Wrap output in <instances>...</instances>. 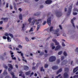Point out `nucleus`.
Here are the masks:
<instances>
[{
	"label": "nucleus",
	"instance_id": "7",
	"mask_svg": "<svg viewBox=\"0 0 78 78\" xmlns=\"http://www.w3.org/2000/svg\"><path fill=\"white\" fill-rule=\"evenodd\" d=\"M76 19V18L74 17L73 19H72L71 20V23H72L73 26L74 27V28H75V25L74 24V23H73V20H75Z\"/></svg>",
	"mask_w": 78,
	"mask_h": 78
},
{
	"label": "nucleus",
	"instance_id": "30",
	"mask_svg": "<svg viewBox=\"0 0 78 78\" xmlns=\"http://www.w3.org/2000/svg\"><path fill=\"white\" fill-rule=\"evenodd\" d=\"M39 28H40V25H38L37 28V31H38Z\"/></svg>",
	"mask_w": 78,
	"mask_h": 78
},
{
	"label": "nucleus",
	"instance_id": "42",
	"mask_svg": "<svg viewBox=\"0 0 78 78\" xmlns=\"http://www.w3.org/2000/svg\"><path fill=\"white\" fill-rule=\"evenodd\" d=\"M62 46H63V47H65L66 46V45H65V44H64V43L63 42H62Z\"/></svg>",
	"mask_w": 78,
	"mask_h": 78
},
{
	"label": "nucleus",
	"instance_id": "58",
	"mask_svg": "<svg viewBox=\"0 0 78 78\" xmlns=\"http://www.w3.org/2000/svg\"><path fill=\"white\" fill-rule=\"evenodd\" d=\"M45 23H46V21H44V23H43V25H45Z\"/></svg>",
	"mask_w": 78,
	"mask_h": 78
},
{
	"label": "nucleus",
	"instance_id": "31",
	"mask_svg": "<svg viewBox=\"0 0 78 78\" xmlns=\"http://www.w3.org/2000/svg\"><path fill=\"white\" fill-rule=\"evenodd\" d=\"M67 62H68L66 60H65L63 61V62H62V63H64V64H66Z\"/></svg>",
	"mask_w": 78,
	"mask_h": 78
},
{
	"label": "nucleus",
	"instance_id": "48",
	"mask_svg": "<svg viewBox=\"0 0 78 78\" xmlns=\"http://www.w3.org/2000/svg\"><path fill=\"white\" fill-rule=\"evenodd\" d=\"M8 5H9L8 3H6V8H8V6H9Z\"/></svg>",
	"mask_w": 78,
	"mask_h": 78
},
{
	"label": "nucleus",
	"instance_id": "16",
	"mask_svg": "<svg viewBox=\"0 0 78 78\" xmlns=\"http://www.w3.org/2000/svg\"><path fill=\"white\" fill-rule=\"evenodd\" d=\"M60 48H61V46H58L56 47L55 49V51L58 50H59V49H60Z\"/></svg>",
	"mask_w": 78,
	"mask_h": 78
},
{
	"label": "nucleus",
	"instance_id": "52",
	"mask_svg": "<svg viewBox=\"0 0 78 78\" xmlns=\"http://www.w3.org/2000/svg\"><path fill=\"white\" fill-rule=\"evenodd\" d=\"M14 9H15V10H17V7H16V6H14Z\"/></svg>",
	"mask_w": 78,
	"mask_h": 78
},
{
	"label": "nucleus",
	"instance_id": "55",
	"mask_svg": "<svg viewBox=\"0 0 78 78\" xmlns=\"http://www.w3.org/2000/svg\"><path fill=\"white\" fill-rule=\"evenodd\" d=\"M55 45H59V43L57 42V41L55 42Z\"/></svg>",
	"mask_w": 78,
	"mask_h": 78
},
{
	"label": "nucleus",
	"instance_id": "20",
	"mask_svg": "<svg viewBox=\"0 0 78 78\" xmlns=\"http://www.w3.org/2000/svg\"><path fill=\"white\" fill-rule=\"evenodd\" d=\"M62 71V69H60L57 72V74H59V72H61Z\"/></svg>",
	"mask_w": 78,
	"mask_h": 78
},
{
	"label": "nucleus",
	"instance_id": "21",
	"mask_svg": "<svg viewBox=\"0 0 78 78\" xmlns=\"http://www.w3.org/2000/svg\"><path fill=\"white\" fill-rule=\"evenodd\" d=\"M19 17L20 20H22V14H20V15Z\"/></svg>",
	"mask_w": 78,
	"mask_h": 78
},
{
	"label": "nucleus",
	"instance_id": "56",
	"mask_svg": "<svg viewBox=\"0 0 78 78\" xmlns=\"http://www.w3.org/2000/svg\"><path fill=\"white\" fill-rule=\"evenodd\" d=\"M51 47H53L54 46V44L52 43L51 44Z\"/></svg>",
	"mask_w": 78,
	"mask_h": 78
},
{
	"label": "nucleus",
	"instance_id": "51",
	"mask_svg": "<svg viewBox=\"0 0 78 78\" xmlns=\"http://www.w3.org/2000/svg\"><path fill=\"white\" fill-rule=\"evenodd\" d=\"M43 7H44V5H41L40 6V8H43Z\"/></svg>",
	"mask_w": 78,
	"mask_h": 78
},
{
	"label": "nucleus",
	"instance_id": "59",
	"mask_svg": "<svg viewBox=\"0 0 78 78\" xmlns=\"http://www.w3.org/2000/svg\"><path fill=\"white\" fill-rule=\"evenodd\" d=\"M36 69V67H32V69L33 70H34V69Z\"/></svg>",
	"mask_w": 78,
	"mask_h": 78
},
{
	"label": "nucleus",
	"instance_id": "13",
	"mask_svg": "<svg viewBox=\"0 0 78 78\" xmlns=\"http://www.w3.org/2000/svg\"><path fill=\"white\" fill-rule=\"evenodd\" d=\"M1 20H3L4 22H8V19L7 18H1Z\"/></svg>",
	"mask_w": 78,
	"mask_h": 78
},
{
	"label": "nucleus",
	"instance_id": "25",
	"mask_svg": "<svg viewBox=\"0 0 78 78\" xmlns=\"http://www.w3.org/2000/svg\"><path fill=\"white\" fill-rule=\"evenodd\" d=\"M8 66H9V67L11 69H13V67H12V66L11 64H9Z\"/></svg>",
	"mask_w": 78,
	"mask_h": 78
},
{
	"label": "nucleus",
	"instance_id": "22",
	"mask_svg": "<svg viewBox=\"0 0 78 78\" xmlns=\"http://www.w3.org/2000/svg\"><path fill=\"white\" fill-rule=\"evenodd\" d=\"M40 14H41V12H38L37 13H35L34 14V16H39V15H40Z\"/></svg>",
	"mask_w": 78,
	"mask_h": 78
},
{
	"label": "nucleus",
	"instance_id": "57",
	"mask_svg": "<svg viewBox=\"0 0 78 78\" xmlns=\"http://www.w3.org/2000/svg\"><path fill=\"white\" fill-rule=\"evenodd\" d=\"M3 21H1L0 22V24H1V25L3 24Z\"/></svg>",
	"mask_w": 78,
	"mask_h": 78
},
{
	"label": "nucleus",
	"instance_id": "10",
	"mask_svg": "<svg viewBox=\"0 0 78 78\" xmlns=\"http://www.w3.org/2000/svg\"><path fill=\"white\" fill-rule=\"evenodd\" d=\"M59 29H57V30H55V33H54V34H57V36H59L60 34H57L58 33V32H59Z\"/></svg>",
	"mask_w": 78,
	"mask_h": 78
},
{
	"label": "nucleus",
	"instance_id": "64",
	"mask_svg": "<svg viewBox=\"0 0 78 78\" xmlns=\"http://www.w3.org/2000/svg\"><path fill=\"white\" fill-rule=\"evenodd\" d=\"M23 78H25V76L24 75H23L22 76Z\"/></svg>",
	"mask_w": 78,
	"mask_h": 78
},
{
	"label": "nucleus",
	"instance_id": "19",
	"mask_svg": "<svg viewBox=\"0 0 78 78\" xmlns=\"http://www.w3.org/2000/svg\"><path fill=\"white\" fill-rule=\"evenodd\" d=\"M8 70L9 72H10V74H11V73H12V72H11V71L12 70V69L10 68H9L8 69Z\"/></svg>",
	"mask_w": 78,
	"mask_h": 78
},
{
	"label": "nucleus",
	"instance_id": "2",
	"mask_svg": "<svg viewBox=\"0 0 78 78\" xmlns=\"http://www.w3.org/2000/svg\"><path fill=\"white\" fill-rule=\"evenodd\" d=\"M72 6H73V4H70L69 7V9L68 10V13H67V16H68L70 15V13H71V12L72 11Z\"/></svg>",
	"mask_w": 78,
	"mask_h": 78
},
{
	"label": "nucleus",
	"instance_id": "54",
	"mask_svg": "<svg viewBox=\"0 0 78 78\" xmlns=\"http://www.w3.org/2000/svg\"><path fill=\"white\" fill-rule=\"evenodd\" d=\"M12 59L13 60L14 59V60H16V57H12Z\"/></svg>",
	"mask_w": 78,
	"mask_h": 78
},
{
	"label": "nucleus",
	"instance_id": "40",
	"mask_svg": "<svg viewBox=\"0 0 78 78\" xmlns=\"http://www.w3.org/2000/svg\"><path fill=\"white\" fill-rule=\"evenodd\" d=\"M25 39H26V41H27V42L28 41H29V40L28 39V37H25Z\"/></svg>",
	"mask_w": 78,
	"mask_h": 78
},
{
	"label": "nucleus",
	"instance_id": "23",
	"mask_svg": "<svg viewBox=\"0 0 78 78\" xmlns=\"http://www.w3.org/2000/svg\"><path fill=\"white\" fill-rule=\"evenodd\" d=\"M40 70L41 72H44L45 71V70H44V69L43 68V67H41L40 68Z\"/></svg>",
	"mask_w": 78,
	"mask_h": 78
},
{
	"label": "nucleus",
	"instance_id": "29",
	"mask_svg": "<svg viewBox=\"0 0 78 78\" xmlns=\"http://www.w3.org/2000/svg\"><path fill=\"white\" fill-rule=\"evenodd\" d=\"M64 70L65 72H67V71H69V68H65Z\"/></svg>",
	"mask_w": 78,
	"mask_h": 78
},
{
	"label": "nucleus",
	"instance_id": "63",
	"mask_svg": "<svg viewBox=\"0 0 78 78\" xmlns=\"http://www.w3.org/2000/svg\"><path fill=\"white\" fill-rule=\"evenodd\" d=\"M73 78H76V75H75L73 77Z\"/></svg>",
	"mask_w": 78,
	"mask_h": 78
},
{
	"label": "nucleus",
	"instance_id": "61",
	"mask_svg": "<svg viewBox=\"0 0 78 78\" xmlns=\"http://www.w3.org/2000/svg\"><path fill=\"white\" fill-rule=\"evenodd\" d=\"M5 69H8V66H5Z\"/></svg>",
	"mask_w": 78,
	"mask_h": 78
},
{
	"label": "nucleus",
	"instance_id": "27",
	"mask_svg": "<svg viewBox=\"0 0 78 78\" xmlns=\"http://www.w3.org/2000/svg\"><path fill=\"white\" fill-rule=\"evenodd\" d=\"M3 74L4 75H8V73H7V72L6 70H5L4 71V72Z\"/></svg>",
	"mask_w": 78,
	"mask_h": 78
},
{
	"label": "nucleus",
	"instance_id": "3",
	"mask_svg": "<svg viewBox=\"0 0 78 78\" xmlns=\"http://www.w3.org/2000/svg\"><path fill=\"white\" fill-rule=\"evenodd\" d=\"M55 60H56V57L52 56L50 57L49 61L50 62H53V61H55Z\"/></svg>",
	"mask_w": 78,
	"mask_h": 78
},
{
	"label": "nucleus",
	"instance_id": "35",
	"mask_svg": "<svg viewBox=\"0 0 78 78\" xmlns=\"http://www.w3.org/2000/svg\"><path fill=\"white\" fill-rule=\"evenodd\" d=\"M33 28L32 27L29 30V32L33 31Z\"/></svg>",
	"mask_w": 78,
	"mask_h": 78
},
{
	"label": "nucleus",
	"instance_id": "46",
	"mask_svg": "<svg viewBox=\"0 0 78 78\" xmlns=\"http://www.w3.org/2000/svg\"><path fill=\"white\" fill-rule=\"evenodd\" d=\"M40 55H44V52H41L40 54Z\"/></svg>",
	"mask_w": 78,
	"mask_h": 78
},
{
	"label": "nucleus",
	"instance_id": "26",
	"mask_svg": "<svg viewBox=\"0 0 78 78\" xmlns=\"http://www.w3.org/2000/svg\"><path fill=\"white\" fill-rule=\"evenodd\" d=\"M63 55L64 56H67V54L66 52L64 51L63 53Z\"/></svg>",
	"mask_w": 78,
	"mask_h": 78
},
{
	"label": "nucleus",
	"instance_id": "4",
	"mask_svg": "<svg viewBox=\"0 0 78 78\" xmlns=\"http://www.w3.org/2000/svg\"><path fill=\"white\" fill-rule=\"evenodd\" d=\"M56 16L57 17H60L61 16H62V12H56Z\"/></svg>",
	"mask_w": 78,
	"mask_h": 78
},
{
	"label": "nucleus",
	"instance_id": "24",
	"mask_svg": "<svg viewBox=\"0 0 78 78\" xmlns=\"http://www.w3.org/2000/svg\"><path fill=\"white\" fill-rule=\"evenodd\" d=\"M31 20H32V19H31V18H30L28 19V22H29V23H31Z\"/></svg>",
	"mask_w": 78,
	"mask_h": 78
},
{
	"label": "nucleus",
	"instance_id": "45",
	"mask_svg": "<svg viewBox=\"0 0 78 78\" xmlns=\"http://www.w3.org/2000/svg\"><path fill=\"white\" fill-rule=\"evenodd\" d=\"M77 10H78L77 9H76V8H74V9H73V11H77Z\"/></svg>",
	"mask_w": 78,
	"mask_h": 78
},
{
	"label": "nucleus",
	"instance_id": "14",
	"mask_svg": "<svg viewBox=\"0 0 78 78\" xmlns=\"http://www.w3.org/2000/svg\"><path fill=\"white\" fill-rule=\"evenodd\" d=\"M78 70V66H77L73 70V73H75L76 72H77Z\"/></svg>",
	"mask_w": 78,
	"mask_h": 78
},
{
	"label": "nucleus",
	"instance_id": "41",
	"mask_svg": "<svg viewBox=\"0 0 78 78\" xmlns=\"http://www.w3.org/2000/svg\"><path fill=\"white\" fill-rule=\"evenodd\" d=\"M64 59V56H62L61 57V60H62Z\"/></svg>",
	"mask_w": 78,
	"mask_h": 78
},
{
	"label": "nucleus",
	"instance_id": "53",
	"mask_svg": "<svg viewBox=\"0 0 78 78\" xmlns=\"http://www.w3.org/2000/svg\"><path fill=\"white\" fill-rule=\"evenodd\" d=\"M55 46H54L52 47V50L55 49Z\"/></svg>",
	"mask_w": 78,
	"mask_h": 78
},
{
	"label": "nucleus",
	"instance_id": "17",
	"mask_svg": "<svg viewBox=\"0 0 78 78\" xmlns=\"http://www.w3.org/2000/svg\"><path fill=\"white\" fill-rule=\"evenodd\" d=\"M31 73V71H29L27 72L25 74L26 75H29Z\"/></svg>",
	"mask_w": 78,
	"mask_h": 78
},
{
	"label": "nucleus",
	"instance_id": "15",
	"mask_svg": "<svg viewBox=\"0 0 78 78\" xmlns=\"http://www.w3.org/2000/svg\"><path fill=\"white\" fill-rule=\"evenodd\" d=\"M52 68L53 70H56L58 69V66H54L52 67Z\"/></svg>",
	"mask_w": 78,
	"mask_h": 78
},
{
	"label": "nucleus",
	"instance_id": "49",
	"mask_svg": "<svg viewBox=\"0 0 78 78\" xmlns=\"http://www.w3.org/2000/svg\"><path fill=\"white\" fill-rule=\"evenodd\" d=\"M18 10L20 11V12H21L22 11V9H21V8H19L18 9Z\"/></svg>",
	"mask_w": 78,
	"mask_h": 78
},
{
	"label": "nucleus",
	"instance_id": "44",
	"mask_svg": "<svg viewBox=\"0 0 78 78\" xmlns=\"http://www.w3.org/2000/svg\"><path fill=\"white\" fill-rule=\"evenodd\" d=\"M10 53L11 54V55H13V54H14V53L13 52H12V51H10Z\"/></svg>",
	"mask_w": 78,
	"mask_h": 78
},
{
	"label": "nucleus",
	"instance_id": "1",
	"mask_svg": "<svg viewBox=\"0 0 78 78\" xmlns=\"http://www.w3.org/2000/svg\"><path fill=\"white\" fill-rule=\"evenodd\" d=\"M4 35L5 36H8L7 38L8 42H11V40L10 39L9 37V36H10L12 38H13V35L10 33L8 34L7 33H6Z\"/></svg>",
	"mask_w": 78,
	"mask_h": 78
},
{
	"label": "nucleus",
	"instance_id": "11",
	"mask_svg": "<svg viewBox=\"0 0 78 78\" xmlns=\"http://www.w3.org/2000/svg\"><path fill=\"white\" fill-rule=\"evenodd\" d=\"M21 56H22V58H23L22 59V60L23 61H25V62H27V60H24V59H25V58L23 57V53H21Z\"/></svg>",
	"mask_w": 78,
	"mask_h": 78
},
{
	"label": "nucleus",
	"instance_id": "60",
	"mask_svg": "<svg viewBox=\"0 0 78 78\" xmlns=\"http://www.w3.org/2000/svg\"><path fill=\"white\" fill-rule=\"evenodd\" d=\"M9 78V76H7L5 77V78Z\"/></svg>",
	"mask_w": 78,
	"mask_h": 78
},
{
	"label": "nucleus",
	"instance_id": "18",
	"mask_svg": "<svg viewBox=\"0 0 78 78\" xmlns=\"http://www.w3.org/2000/svg\"><path fill=\"white\" fill-rule=\"evenodd\" d=\"M14 72H12V73H11V75L12 76V78H17L16 77H15V75L14 74Z\"/></svg>",
	"mask_w": 78,
	"mask_h": 78
},
{
	"label": "nucleus",
	"instance_id": "34",
	"mask_svg": "<svg viewBox=\"0 0 78 78\" xmlns=\"http://www.w3.org/2000/svg\"><path fill=\"white\" fill-rule=\"evenodd\" d=\"M48 65L47 64H45L44 65L45 68H47V67H48Z\"/></svg>",
	"mask_w": 78,
	"mask_h": 78
},
{
	"label": "nucleus",
	"instance_id": "9",
	"mask_svg": "<svg viewBox=\"0 0 78 78\" xmlns=\"http://www.w3.org/2000/svg\"><path fill=\"white\" fill-rule=\"evenodd\" d=\"M64 78H69V75L67 73H65L63 74Z\"/></svg>",
	"mask_w": 78,
	"mask_h": 78
},
{
	"label": "nucleus",
	"instance_id": "33",
	"mask_svg": "<svg viewBox=\"0 0 78 78\" xmlns=\"http://www.w3.org/2000/svg\"><path fill=\"white\" fill-rule=\"evenodd\" d=\"M23 26L22 27V30H24V28H25V25L24 24H23Z\"/></svg>",
	"mask_w": 78,
	"mask_h": 78
},
{
	"label": "nucleus",
	"instance_id": "50",
	"mask_svg": "<svg viewBox=\"0 0 78 78\" xmlns=\"http://www.w3.org/2000/svg\"><path fill=\"white\" fill-rule=\"evenodd\" d=\"M59 27L60 28L61 30H62V27L61 26V25H59Z\"/></svg>",
	"mask_w": 78,
	"mask_h": 78
},
{
	"label": "nucleus",
	"instance_id": "32",
	"mask_svg": "<svg viewBox=\"0 0 78 78\" xmlns=\"http://www.w3.org/2000/svg\"><path fill=\"white\" fill-rule=\"evenodd\" d=\"M62 51H61L58 52V55H61L62 54Z\"/></svg>",
	"mask_w": 78,
	"mask_h": 78
},
{
	"label": "nucleus",
	"instance_id": "36",
	"mask_svg": "<svg viewBox=\"0 0 78 78\" xmlns=\"http://www.w3.org/2000/svg\"><path fill=\"white\" fill-rule=\"evenodd\" d=\"M61 74H59L58 76H56L55 78H58L59 77V76H61Z\"/></svg>",
	"mask_w": 78,
	"mask_h": 78
},
{
	"label": "nucleus",
	"instance_id": "5",
	"mask_svg": "<svg viewBox=\"0 0 78 78\" xmlns=\"http://www.w3.org/2000/svg\"><path fill=\"white\" fill-rule=\"evenodd\" d=\"M42 20V19H39L38 20H34L32 22L31 25H34V23H35V22H40V21H41Z\"/></svg>",
	"mask_w": 78,
	"mask_h": 78
},
{
	"label": "nucleus",
	"instance_id": "38",
	"mask_svg": "<svg viewBox=\"0 0 78 78\" xmlns=\"http://www.w3.org/2000/svg\"><path fill=\"white\" fill-rule=\"evenodd\" d=\"M18 47L19 48H22V46H21V45H19L18 46Z\"/></svg>",
	"mask_w": 78,
	"mask_h": 78
},
{
	"label": "nucleus",
	"instance_id": "12",
	"mask_svg": "<svg viewBox=\"0 0 78 78\" xmlns=\"http://www.w3.org/2000/svg\"><path fill=\"white\" fill-rule=\"evenodd\" d=\"M24 69L26 71H27L29 69V67L27 66H24Z\"/></svg>",
	"mask_w": 78,
	"mask_h": 78
},
{
	"label": "nucleus",
	"instance_id": "39",
	"mask_svg": "<svg viewBox=\"0 0 78 78\" xmlns=\"http://www.w3.org/2000/svg\"><path fill=\"white\" fill-rule=\"evenodd\" d=\"M77 14H78V13H77V12L73 13V15H74V16H75V15H77Z\"/></svg>",
	"mask_w": 78,
	"mask_h": 78
},
{
	"label": "nucleus",
	"instance_id": "43",
	"mask_svg": "<svg viewBox=\"0 0 78 78\" xmlns=\"http://www.w3.org/2000/svg\"><path fill=\"white\" fill-rule=\"evenodd\" d=\"M2 37L4 39H6V37L5 36H3Z\"/></svg>",
	"mask_w": 78,
	"mask_h": 78
},
{
	"label": "nucleus",
	"instance_id": "62",
	"mask_svg": "<svg viewBox=\"0 0 78 78\" xmlns=\"http://www.w3.org/2000/svg\"><path fill=\"white\" fill-rule=\"evenodd\" d=\"M17 53H21H21H22V52L17 51Z\"/></svg>",
	"mask_w": 78,
	"mask_h": 78
},
{
	"label": "nucleus",
	"instance_id": "8",
	"mask_svg": "<svg viewBox=\"0 0 78 78\" xmlns=\"http://www.w3.org/2000/svg\"><path fill=\"white\" fill-rule=\"evenodd\" d=\"M45 3L46 4L48 5L49 4H51L52 3V1L51 0H47L45 1Z\"/></svg>",
	"mask_w": 78,
	"mask_h": 78
},
{
	"label": "nucleus",
	"instance_id": "6",
	"mask_svg": "<svg viewBox=\"0 0 78 78\" xmlns=\"http://www.w3.org/2000/svg\"><path fill=\"white\" fill-rule=\"evenodd\" d=\"M47 23L49 26L51 25V17H50L47 19Z\"/></svg>",
	"mask_w": 78,
	"mask_h": 78
},
{
	"label": "nucleus",
	"instance_id": "37",
	"mask_svg": "<svg viewBox=\"0 0 78 78\" xmlns=\"http://www.w3.org/2000/svg\"><path fill=\"white\" fill-rule=\"evenodd\" d=\"M52 41L53 42H55V43L57 41L56 40L54 39H52Z\"/></svg>",
	"mask_w": 78,
	"mask_h": 78
},
{
	"label": "nucleus",
	"instance_id": "28",
	"mask_svg": "<svg viewBox=\"0 0 78 78\" xmlns=\"http://www.w3.org/2000/svg\"><path fill=\"white\" fill-rule=\"evenodd\" d=\"M53 27H51L50 29V31L51 32V31H53Z\"/></svg>",
	"mask_w": 78,
	"mask_h": 78
},
{
	"label": "nucleus",
	"instance_id": "47",
	"mask_svg": "<svg viewBox=\"0 0 78 78\" xmlns=\"http://www.w3.org/2000/svg\"><path fill=\"white\" fill-rule=\"evenodd\" d=\"M10 9H12V6L10 5Z\"/></svg>",
	"mask_w": 78,
	"mask_h": 78
}]
</instances>
